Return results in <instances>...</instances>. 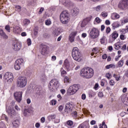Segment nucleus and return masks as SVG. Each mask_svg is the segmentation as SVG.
I'll list each match as a JSON object with an SVG mask.
<instances>
[{"label": "nucleus", "mask_w": 128, "mask_h": 128, "mask_svg": "<svg viewBox=\"0 0 128 128\" xmlns=\"http://www.w3.org/2000/svg\"><path fill=\"white\" fill-rule=\"evenodd\" d=\"M120 32H121V34H126L127 31L126 28H122L120 30Z\"/></svg>", "instance_id": "79ce46f5"}, {"label": "nucleus", "mask_w": 128, "mask_h": 128, "mask_svg": "<svg viewBox=\"0 0 128 128\" xmlns=\"http://www.w3.org/2000/svg\"><path fill=\"white\" fill-rule=\"evenodd\" d=\"M105 68L106 70H110V68H116V64H110L106 66Z\"/></svg>", "instance_id": "c756f323"}, {"label": "nucleus", "mask_w": 128, "mask_h": 128, "mask_svg": "<svg viewBox=\"0 0 128 128\" xmlns=\"http://www.w3.org/2000/svg\"><path fill=\"white\" fill-rule=\"evenodd\" d=\"M101 16L103 18H106V16H108V13H106V12H102L101 14Z\"/></svg>", "instance_id": "5fc2aeb1"}, {"label": "nucleus", "mask_w": 128, "mask_h": 128, "mask_svg": "<svg viewBox=\"0 0 128 128\" xmlns=\"http://www.w3.org/2000/svg\"><path fill=\"white\" fill-rule=\"evenodd\" d=\"M98 96L99 98H104V93H102V92H98Z\"/></svg>", "instance_id": "603ef678"}, {"label": "nucleus", "mask_w": 128, "mask_h": 128, "mask_svg": "<svg viewBox=\"0 0 128 128\" xmlns=\"http://www.w3.org/2000/svg\"><path fill=\"white\" fill-rule=\"evenodd\" d=\"M90 67L84 68H82L80 71V76L84 78H86V76L88 74V68Z\"/></svg>", "instance_id": "f8f14e48"}, {"label": "nucleus", "mask_w": 128, "mask_h": 128, "mask_svg": "<svg viewBox=\"0 0 128 128\" xmlns=\"http://www.w3.org/2000/svg\"><path fill=\"white\" fill-rule=\"evenodd\" d=\"M27 44L28 46H31L32 45V40L30 38H28L26 40Z\"/></svg>", "instance_id": "3c124183"}, {"label": "nucleus", "mask_w": 128, "mask_h": 128, "mask_svg": "<svg viewBox=\"0 0 128 128\" xmlns=\"http://www.w3.org/2000/svg\"><path fill=\"white\" fill-rule=\"evenodd\" d=\"M72 56L74 60L76 62H80L82 60V54L80 50L76 47L73 48Z\"/></svg>", "instance_id": "f257e3e1"}, {"label": "nucleus", "mask_w": 128, "mask_h": 128, "mask_svg": "<svg viewBox=\"0 0 128 128\" xmlns=\"http://www.w3.org/2000/svg\"><path fill=\"white\" fill-rule=\"evenodd\" d=\"M14 100L18 102H20L22 100V92H16L14 94Z\"/></svg>", "instance_id": "6e6552de"}, {"label": "nucleus", "mask_w": 128, "mask_h": 128, "mask_svg": "<svg viewBox=\"0 0 128 128\" xmlns=\"http://www.w3.org/2000/svg\"><path fill=\"white\" fill-rule=\"evenodd\" d=\"M100 52V50L98 48H94L92 49V52L91 53V56H92L95 54H97L98 52Z\"/></svg>", "instance_id": "4be33fe9"}, {"label": "nucleus", "mask_w": 128, "mask_h": 128, "mask_svg": "<svg viewBox=\"0 0 128 128\" xmlns=\"http://www.w3.org/2000/svg\"><path fill=\"white\" fill-rule=\"evenodd\" d=\"M102 8L100 7V6H98L96 7V12H100Z\"/></svg>", "instance_id": "774afa93"}, {"label": "nucleus", "mask_w": 128, "mask_h": 128, "mask_svg": "<svg viewBox=\"0 0 128 128\" xmlns=\"http://www.w3.org/2000/svg\"><path fill=\"white\" fill-rule=\"evenodd\" d=\"M45 24L46 26H50L52 24V21L50 20H47L45 21Z\"/></svg>", "instance_id": "de8ad7c7"}, {"label": "nucleus", "mask_w": 128, "mask_h": 128, "mask_svg": "<svg viewBox=\"0 0 128 128\" xmlns=\"http://www.w3.org/2000/svg\"><path fill=\"white\" fill-rule=\"evenodd\" d=\"M0 36L3 38H8L2 29H0Z\"/></svg>", "instance_id": "b1692460"}, {"label": "nucleus", "mask_w": 128, "mask_h": 128, "mask_svg": "<svg viewBox=\"0 0 128 128\" xmlns=\"http://www.w3.org/2000/svg\"><path fill=\"white\" fill-rule=\"evenodd\" d=\"M78 12H80V10H78V8H74L72 11V16H78Z\"/></svg>", "instance_id": "412c9836"}, {"label": "nucleus", "mask_w": 128, "mask_h": 128, "mask_svg": "<svg viewBox=\"0 0 128 128\" xmlns=\"http://www.w3.org/2000/svg\"><path fill=\"white\" fill-rule=\"evenodd\" d=\"M5 30L8 32H10V25H6L5 26Z\"/></svg>", "instance_id": "37998d69"}, {"label": "nucleus", "mask_w": 128, "mask_h": 128, "mask_svg": "<svg viewBox=\"0 0 128 128\" xmlns=\"http://www.w3.org/2000/svg\"><path fill=\"white\" fill-rule=\"evenodd\" d=\"M122 56V55H118V56H116L115 58V61L118 62L120 60V58Z\"/></svg>", "instance_id": "0e129e2a"}, {"label": "nucleus", "mask_w": 128, "mask_h": 128, "mask_svg": "<svg viewBox=\"0 0 128 128\" xmlns=\"http://www.w3.org/2000/svg\"><path fill=\"white\" fill-rule=\"evenodd\" d=\"M0 128H6V126L3 122H0Z\"/></svg>", "instance_id": "8fccbe9b"}, {"label": "nucleus", "mask_w": 128, "mask_h": 128, "mask_svg": "<svg viewBox=\"0 0 128 128\" xmlns=\"http://www.w3.org/2000/svg\"><path fill=\"white\" fill-rule=\"evenodd\" d=\"M14 68H15L16 70H20V65L16 63L15 62L14 65Z\"/></svg>", "instance_id": "f704fd0d"}, {"label": "nucleus", "mask_w": 128, "mask_h": 128, "mask_svg": "<svg viewBox=\"0 0 128 128\" xmlns=\"http://www.w3.org/2000/svg\"><path fill=\"white\" fill-rule=\"evenodd\" d=\"M120 38L121 40H124L126 39V36L124 34H120Z\"/></svg>", "instance_id": "a19ab883"}, {"label": "nucleus", "mask_w": 128, "mask_h": 128, "mask_svg": "<svg viewBox=\"0 0 128 128\" xmlns=\"http://www.w3.org/2000/svg\"><path fill=\"white\" fill-rule=\"evenodd\" d=\"M96 96V93H94V92H91L89 94V96H90V98H92V96Z\"/></svg>", "instance_id": "e2e57ef3"}, {"label": "nucleus", "mask_w": 128, "mask_h": 128, "mask_svg": "<svg viewBox=\"0 0 128 128\" xmlns=\"http://www.w3.org/2000/svg\"><path fill=\"white\" fill-rule=\"evenodd\" d=\"M110 30H112L110 29V28L107 27L106 30V34H110Z\"/></svg>", "instance_id": "4d7b16f0"}, {"label": "nucleus", "mask_w": 128, "mask_h": 128, "mask_svg": "<svg viewBox=\"0 0 128 128\" xmlns=\"http://www.w3.org/2000/svg\"><path fill=\"white\" fill-rule=\"evenodd\" d=\"M106 42V36H103L101 39H100V42L101 44H104Z\"/></svg>", "instance_id": "a18cd8bd"}, {"label": "nucleus", "mask_w": 128, "mask_h": 128, "mask_svg": "<svg viewBox=\"0 0 128 128\" xmlns=\"http://www.w3.org/2000/svg\"><path fill=\"white\" fill-rule=\"evenodd\" d=\"M60 72H61V76L63 78H64V76H66V74H68L66 72V71L64 70L63 68H61Z\"/></svg>", "instance_id": "473e14b6"}, {"label": "nucleus", "mask_w": 128, "mask_h": 128, "mask_svg": "<svg viewBox=\"0 0 128 128\" xmlns=\"http://www.w3.org/2000/svg\"><path fill=\"white\" fill-rule=\"evenodd\" d=\"M54 34H55V36H59V34H60V29L58 28H56L54 31H53Z\"/></svg>", "instance_id": "cd10ccee"}, {"label": "nucleus", "mask_w": 128, "mask_h": 128, "mask_svg": "<svg viewBox=\"0 0 128 128\" xmlns=\"http://www.w3.org/2000/svg\"><path fill=\"white\" fill-rule=\"evenodd\" d=\"M92 16H90L89 17L86 18L84 19L86 22H87V23L90 22V20H92Z\"/></svg>", "instance_id": "49530a36"}, {"label": "nucleus", "mask_w": 128, "mask_h": 128, "mask_svg": "<svg viewBox=\"0 0 128 128\" xmlns=\"http://www.w3.org/2000/svg\"><path fill=\"white\" fill-rule=\"evenodd\" d=\"M48 88L51 92H54L56 88L50 82L48 84Z\"/></svg>", "instance_id": "7c9ffc66"}, {"label": "nucleus", "mask_w": 128, "mask_h": 128, "mask_svg": "<svg viewBox=\"0 0 128 128\" xmlns=\"http://www.w3.org/2000/svg\"><path fill=\"white\" fill-rule=\"evenodd\" d=\"M122 50H126V44L122 46Z\"/></svg>", "instance_id": "69168bd1"}, {"label": "nucleus", "mask_w": 128, "mask_h": 128, "mask_svg": "<svg viewBox=\"0 0 128 128\" xmlns=\"http://www.w3.org/2000/svg\"><path fill=\"white\" fill-rule=\"evenodd\" d=\"M64 82L66 84H70V77L68 76H65L64 79Z\"/></svg>", "instance_id": "bb28decb"}, {"label": "nucleus", "mask_w": 128, "mask_h": 128, "mask_svg": "<svg viewBox=\"0 0 128 128\" xmlns=\"http://www.w3.org/2000/svg\"><path fill=\"white\" fill-rule=\"evenodd\" d=\"M64 110V106L60 105V106H58V110L60 112H62Z\"/></svg>", "instance_id": "338daca9"}, {"label": "nucleus", "mask_w": 128, "mask_h": 128, "mask_svg": "<svg viewBox=\"0 0 128 128\" xmlns=\"http://www.w3.org/2000/svg\"><path fill=\"white\" fill-rule=\"evenodd\" d=\"M87 24V22L84 20L81 24L80 26L81 28H84V26H86Z\"/></svg>", "instance_id": "ea45409f"}, {"label": "nucleus", "mask_w": 128, "mask_h": 128, "mask_svg": "<svg viewBox=\"0 0 128 128\" xmlns=\"http://www.w3.org/2000/svg\"><path fill=\"white\" fill-rule=\"evenodd\" d=\"M50 104H52V106H56V100H52L50 102Z\"/></svg>", "instance_id": "6e6d98bb"}, {"label": "nucleus", "mask_w": 128, "mask_h": 128, "mask_svg": "<svg viewBox=\"0 0 128 128\" xmlns=\"http://www.w3.org/2000/svg\"><path fill=\"white\" fill-rule=\"evenodd\" d=\"M113 76L114 78H116V80L117 82H118V80H120V74H114Z\"/></svg>", "instance_id": "4c0bfd02"}, {"label": "nucleus", "mask_w": 128, "mask_h": 128, "mask_svg": "<svg viewBox=\"0 0 128 128\" xmlns=\"http://www.w3.org/2000/svg\"><path fill=\"white\" fill-rule=\"evenodd\" d=\"M80 84H74L72 85L69 87L68 90L67 92L68 94L70 96H72V94H74L76 92H77L78 90H80Z\"/></svg>", "instance_id": "20e7f679"}, {"label": "nucleus", "mask_w": 128, "mask_h": 128, "mask_svg": "<svg viewBox=\"0 0 128 128\" xmlns=\"http://www.w3.org/2000/svg\"><path fill=\"white\" fill-rule=\"evenodd\" d=\"M90 36L92 40H96L100 36V30L96 28H92L90 32Z\"/></svg>", "instance_id": "39448f33"}, {"label": "nucleus", "mask_w": 128, "mask_h": 128, "mask_svg": "<svg viewBox=\"0 0 128 128\" xmlns=\"http://www.w3.org/2000/svg\"><path fill=\"white\" fill-rule=\"evenodd\" d=\"M56 117V114H54L50 115L48 116V118L49 120H55Z\"/></svg>", "instance_id": "c03bdc74"}, {"label": "nucleus", "mask_w": 128, "mask_h": 128, "mask_svg": "<svg viewBox=\"0 0 128 128\" xmlns=\"http://www.w3.org/2000/svg\"><path fill=\"white\" fill-rule=\"evenodd\" d=\"M118 38V31L114 30L110 36L109 42H114Z\"/></svg>", "instance_id": "0eeeda50"}, {"label": "nucleus", "mask_w": 128, "mask_h": 128, "mask_svg": "<svg viewBox=\"0 0 128 128\" xmlns=\"http://www.w3.org/2000/svg\"><path fill=\"white\" fill-rule=\"evenodd\" d=\"M94 69L92 68L89 67L88 72L87 73V75L86 76V78L90 79L92 78V76H94Z\"/></svg>", "instance_id": "2eb2a0df"}, {"label": "nucleus", "mask_w": 128, "mask_h": 128, "mask_svg": "<svg viewBox=\"0 0 128 128\" xmlns=\"http://www.w3.org/2000/svg\"><path fill=\"white\" fill-rule=\"evenodd\" d=\"M120 18V14H118V13L116 12L112 13L111 14V16H110V18H112V20H118Z\"/></svg>", "instance_id": "6ab92c4d"}, {"label": "nucleus", "mask_w": 128, "mask_h": 128, "mask_svg": "<svg viewBox=\"0 0 128 128\" xmlns=\"http://www.w3.org/2000/svg\"><path fill=\"white\" fill-rule=\"evenodd\" d=\"M13 128H18L20 126V120H15L12 122Z\"/></svg>", "instance_id": "5701e85b"}, {"label": "nucleus", "mask_w": 128, "mask_h": 128, "mask_svg": "<svg viewBox=\"0 0 128 128\" xmlns=\"http://www.w3.org/2000/svg\"><path fill=\"white\" fill-rule=\"evenodd\" d=\"M50 82L52 83L55 88H56L58 86V84H60V82H58V81L56 79H52Z\"/></svg>", "instance_id": "a211bd4d"}, {"label": "nucleus", "mask_w": 128, "mask_h": 128, "mask_svg": "<svg viewBox=\"0 0 128 128\" xmlns=\"http://www.w3.org/2000/svg\"><path fill=\"white\" fill-rule=\"evenodd\" d=\"M12 48L14 50L18 51L22 48V44L18 42L15 41L12 44Z\"/></svg>", "instance_id": "ddd939ff"}, {"label": "nucleus", "mask_w": 128, "mask_h": 128, "mask_svg": "<svg viewBox=\"0 0 128 128\" xmlns=\"http://www.w3.org/2000/svg\"><path fill=\"white\" fill-rule=\"evenodd\" d=\"M2 120H6V122H8V118L6 116V114H2Z\"/></svg>", "instance_id": "09e8293b"}, {"label": "nucleus", "mask_w": 128, "mask_h": 128, "mask_svg": "<svg viewBox=\"0 0 128 128\" xmlns=\"http://www.w3.org/2000/svg\"><path fill=\"white\" fill-rule=\"evenodd\" d=\"M44 8H41L38 12V14H42V12H44Z\"/></svg>", "instance_id": "052dcab7"}, {"label": "nucleus", "mask_w": 128, "mask_h": 128, "mask_svg": "<svg viewBox=\"0 0 128 128\" xmlns=\"http://www.w3.org/2000/svg\"><path fill=\"white\" fill-rule=\"evenodd\" d=\"M74 108V105L70 102L66 104L65 106L64 110L66 112H72Z\"/></svg>", "instance_id": "9b49d317"}, {"label": "nucleus", "mask_w": 128, "mask_h": 128, "mask_svg": "<svg viewBox=\"0 0 128 128\" xmlns=\"http://www.w3.org/2000/svg\"><path fill=\"white\" fill-rule=\"evenodd\" d=\"M66 126L68 128H74V122L70 120H68L66 122Z\"/></svg>", "instance_id": "aec40b11"}, {"label": "nucleus", "mask_w": 128, "mask_h": 128, "mask_svg": "<svg viewBox=\"0 0 128 128\" xmlns=\"http://www.w3.org/2000/svg\"><path fill=\"white\" fill-rule=\"evenodd\" d=\"M64 66L66 69H67L68 70H70V62H68V59H66L64 61Z\"/></svg>", "instance_id": "393cba45"}, {"label": "nucleus", "mask_w": 128, "mask_h": 128, "mask_svg": "<svg viewBox=\"0 0 128 128\" xmlns=\"http://www.w3.org/2000/svg\"><path fill=\"white\" fill-rule=\"evenodd\" d=\"M118 66H119V68H122V66H124V60L122 59L120 60L118 62Z\"/></svg>", "instance_id": "e433bc0d"}, {"label": "nucleus", "mask_w": 128, "mask_h": 128, "mask_svg": "<svg viewBox=\"0 0 128 128\" xmlns=\"http://www.w3.org/2000/svg\"><path fill=\"white\" fill-rule=\"evenodd\" d=\"M40 48H42L41 54L42 56H46V54H48V46L44 44H42L40 45Z\"/></svg>", "instance_id": "1a4fd4ad"}, {"label": "nucleus", "mask_w": 128, "mask_h": 128, "mask_svg": "<svg viewBox=\"0 0 128 128\" xmlns=\"http://www.w3.org/2000/svg\"><path fill=\"white\" fill-rule=\"evenodd\" d=\"M23 24L24 26H28V24H30V20L28 19H25L23 22Z\"/></svg>", "instance_id": "c9c22d12"}, {"label": "nucleus", "mask_w": 128, "mask_h": 128, "mask_svg": "<svg viewBox=\"0 0 128 128\" xmlns=\"http://www.w3.org/2000/svg\"><path fill=\"white\" fill-rule=\"evenodd\" d=\"M15 8H16V10H18V12H20L22 10V6H15Z\"/></svg>", "instance_id": "13d9d810"}, {"label": "nucleus", "mask_w": 128, "mask_h": 128, "mask_svg": "<svg viewBox=\"0 0 128 128\" xmlns=\"http://www.w3.org/2000/svg\"><path fill=\"white\" fill-rule=\"evenodd\" d=\"M16 63L17 64H19V66H23L24 64V59L22 58H19L16 60Z\"/></svg>", "instance_id": "a878e982"}, {"label": "nucleus", "mask_w": 128, "mask_h": 128, "mask_svg": "<svg viewBox=\"0 0 128 128\" xmlns=\"http://www.w3.org/2000/svg\"><path fill=\"white\" fill-rule=\"evenodd\" d=\"M72 116L74 117V118H78V112H74L72 113Z\"/></svg>", "instance_id": "864d4df0"}, {"label": "nucleus", "mask_w": 128, "mask_h": 128, "mask_svg": "<svg viewBox=\"0 0 128 128\" xmlns=\"http://www.w3.org/2000/svg\"><path fill=\"white\" fill-rule=\"evenodd\" d=\"M102 22V20H100V18L97 17L95 18L94 24H100V22Z\"/></svg>", "instance_id": "72a5a7b5"}, {"label": "nucleus", "mask_w": 128, "mask_h": 128, "mask_svg": "<svg viewBox=\"0 0 128 128\" xmlns=\"http://www.w3.org/2000/svg\"><path fill=\"white\" fill-rule=\"evenodd\" d=\"M112 74H110V73H106V76L107 78H108V80H110V78Z\"/></svg>", "instance_id": "680f3d73"}, {"label": "nucleus", "mask_w": 128, "mask_h": 128, "mask_svg": "<svg viewBox=\"0 0 128 128\" xmlns=\"http://www.w3.org/2000/svg\"><path fill=\"white\" fill-rule=\"evenodd\" d=\"M128 0H120L118 4V8L121 10L125 8H128Z\"/></svg>", "instance_id": "9d476101"}, {"label": "nucleus", "mask_w": 128, "mask_h": 128, "mask_svg": "<svg viewBox=\"0 0 128 128\" xmlns=\"http://www.w3.org/2000/svg\"><path fill=\"white\" fill-rule=\"evenodd\" d=\"M114 48L115 50H118L120 48V46L118 44V43H116L114 44Z\"/></svg>", "instance_id": "58836bf2"}, {"label": "nucleus", "mask_w": 128, "mask_h": 128, "mask_svg": "<svg viewBox=\"0 0 128 128\" xmlns=\"http://www.w3.org/2000/svg\"><path fill=\"white\" fill-rule=\"evenodd\" d=\"M4 80L8 82H12L14 80V75L10 72H6L4 76Z\"/></svg>", "instance_id": "423d86ee"}, {"label": "nucleus", "mask_w": 128, "mask_h": 128, "mask_svg": "<svg viewBox=\"0 0 128 128\" xmlns=\"http://www.w3.org/2000/svg\"><path fill=\"white\" fill-rule=\"evenodd\" d=\"M28 84V78L24 76L19 77L16 82L17 86L22 88H24Z\"/></svg>", "instance_id": "7ed1b4c3"}, {"label": "nucleus", "mask_w": 128, "mask_h": 128, "mask_svg": "<svg viewBox=\"0 0 128 128\" xmlns=\"http://www.w3.org/2000/svg\"><path fill=\"white\" fill-rule=\"evenodd\" d=\"M109 84L110 85L114 86V84H116V82H114V80H110Z\"/></svg>", "instance_id": "bf43d9fd"}, {"label": "nucleus", "mask_w": 128, "mask_h": 128, "mask_svg": "<svg viewBox=\"0 0 128 128\" xmlns=\"http://www.w3.org/2000/svg\"><path fill=\"white\" fill-rule=\"evenodd\" d=\"M13 32L14 34H20V32H22V28H20L18 26H14L13 27Z\"/></svg>", "instance_id": "f3484780"}, {"label": "nucleus", "mask_w": 128, "mask_h": 128, "mask_svg": "<svg viewBox=\"0 0 128 128\" xmlns=\"http://www.w3.org/2000/svg\"><path fill=\"white\" fill-rule=\"evenodd\" d=\"M112 30H116V28H117L120 26V24H118L116 22H114L112 24Z\"/></svg>", "instance_id": "2f4dec72"}, {"label": "nucleus", "mask_w": 128, "mask_h": 128, "mask_svg": "<svg viewBox=\"0 0 128 128\" xmlns=\"http://www.w3.org/2000/svg\"><path fill=\"white\" fill-rule=\"evenodd\" d=\"M60 22L63 24H66L70 22V14L67 10L63 11L60 14Z\"/></svg>", "instance_id": "f03ea898"}, {"label": "nucleus", "mask_w": 128, "mask_h": 128, "mask_svg": "<svg viewBox=\"0 0 128 128\" xmlns=\"http://www.w3.org/2000/svg\"><path fill=\"white\" fill-rule=\"evenodd\" d=\"M78 31H73L69 36V40L71 42H74V38H76V36L78 34Z\"/></svg>", "instance_id": "4468645a"}, {"label": "nucleus", "mask_w": 128, "mask_h": 128, "mask_svg": "<svg viewBox=\"0 0 128 128\" xmlns=\"http://www.w3.org/2000/svg\"><path fill=\"white\" fill-rule=\"evenodd\" d=\"M122 102L126 106H128V97L124 96L122 98Z\"/></svg>", "instance_id": "c85d7f7f"}, {"label": "nucleus", "mask_w": 128, "mask_h": 128, "mask_svg": "<svg viewBox=\"0 0 128 128\" xmlns=\"http://www.w3.org/2000/svg\"><path fill=\"white\" fill-rule=\"evenodd\" d=\"M16 102L14 101L11 102V106H9L8 109V107H6V110L8 112H10L12 114H14V107L12 106H14Z\"/></svg>", "instance_id": "dca6fc26"}]
</instances>
